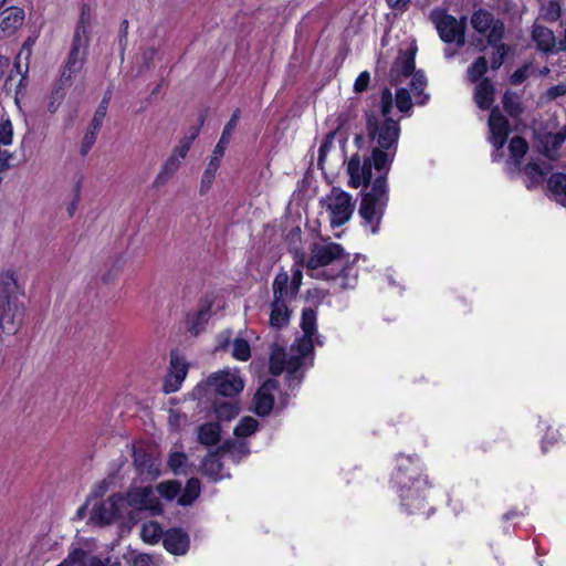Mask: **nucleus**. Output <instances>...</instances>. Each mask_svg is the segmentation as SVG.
I'll use <instances>...</instances> for the list:
<instances>
[{
  "label": "nucleus",
  "instance_id": "nucleus-1",
  "mask_svg": "<svg viewBox=\"0 0 566 566\" xmlns=\"http://www.w3.org/2000/svg\"><path fill=\"white\" fill-rule=\"evenodd\" d=\"M392 102L390 90H384L380 99L381 115L367 116L371 153L364 157L355 154L347 163L350 187L359 188L373 182L370 190L363 196L359 207L363 226L373 234L378 232L388 205L387 176L397 153L400 135L398 120L390 118Z\"/></svg>",
  "mask_w": 566,
  "mask_h": 566
},
{
  "label": "nucleus",
  "instance_id": "nucleus-2",
  "mask_svg": "<svg viewBox=\"0 0 566 566\" xmlns=\"http://www.w3.org/2000/svg\"><path fill=\"white\" fill-rule=\"evenodd\" d=\"M317 315L313 308H304L301 318L303 335L295 339L289 352L273 348L270 357V371L277 376L286 373L290 387L301 384L304 370L313 365L314 344L322 345L321 335L316 328Z\"/></svg>",
  "mask_w": 566,
  "mask_h": 566
},
{
  "label": "nucleus",
  "instance_id": "nucleus-3",
  "mask_svg": "<svg viewBox=\"0 0 566 566\" xmlns=\"http://www.w3.org/2000/svg\"><path fill=\"white\" fill-rule=\"evenodd\" d=\"M312 277L331 280L340 291L354 289L358 281L355 259L335 242L314 243L306 261L302 260Z\"/></svg>",
  "mask_w": 566,
  "mask_h": 566
},
{
  "label": "nucleus",
  "instance_id": "nucleus-4",
  "mask_svg": "<svg viewBox=\"0 0 566 566\" xmlns=\"http://www.w3.org/2000/svg\"><path fill=\"white\" fill-rule=\"evenodd\" d=\"M390 483L407 513L415 514L424 507V491L429 486V482L427 475L423 474V465L418 457L398 454Z\"/></svg>",
  "mask_w": 566,
  "mask_h": 566
},
{
  "label": "nucleus",
  "instance_id": "nucleus-5",
  "mask_svg": "<svg viewBox=\"0 0 566 566\" xmlns=\"http://www.w3.org/2000/svg\"><path fill=\"white\" fill-rule=\"evenodd\" d=\"M244 381L238 369L226 368L211 374L206 380L199 382L189 394V398L198 401L209 399L212 390L224 397H232L241 392Z\"/></svg>",
  "mask_w": 566,
  "mask_h": 566
},
{
  "label": "nucleus",
  "instance_id": "nucleus-6",
  "mask_svg": "<svg viewBox=\"0 0 566 566\" xmlns=\"http://www.w3.org/2000/svg\"><path fill=\"white\" fill-rule=\"evenodd\" d=\"M239 117H240V111L235 109L233 112L230 120L224 126L219 142L214 146L212 155L210 156V160H209V163L202 174V177H201V181H200V193L201 195L207 193L210 190V188L214 181L221 159L224 155V150L230 142L231 134L238 125Z\"/></svg>",
  "mask_w": 566,
  "mask_h": 566
},
{
  "label": "nucleus",
  "instance_id": "nucleus-7",
  "mask_svg": "<svg viewBox=\"0 0 566 566\" xmlns=\"http://www.w3.org/2000/svg\"><path fill=\"white\" fill-rule=\"evenodd\" d=\"M430 20L434 24L440 39L446 43L462 46L465 41V19L458 20L444 9L436 8L430 12Z\"/></svg>",
  "mask_w": 566,
  "mask_h": 566
},
{
  "label": "nucleus",
  "instance_id": "nucleus-8",
  "mask_svg": "<svg viewBox=\"0 0 566 566\" xmlns=\"http://www.w3.org/2000/svg\"><path fill=\"white\" fill-rule=\"evenodd\" d=\"M322 205L326 208L332 228L348 222L355 208L352 196L336 187L332 188L329 193L322 199Z\"/></svg>",
  "mask_w": 566,
  "mask_h": 566
},
{
  "label": "nucleus",
  "instance_id": "nucleus-9",
  "mask_svg": "<svg viewBox=\"0 0 566 566\" xmlns=\"http://www.w3.org/2000/svg\"><path fill=\"white\" fill-rule=\"evenodd\" d=\"M489 136L488 140L493 146L492 153L493 161H499L504 157L503 147L506 143L510 125L506 117L501 113L499 107L491 109L489 120Z\"/></svg>",
  "mask_w": 566,
  "mask_h": 566
},
{
  "label": "nucleus",
  "instance_id": "nucleus-10",
  "mask_svg": "<svg viewBox=\"0 0 566 566\" xmlns=\"http://www.w3.org/2000/svg\"><path fill=\"white\" fill-rule=\"evenodd\" d=\"M125 514V499L120 494H115L93 506L91 520L98 525H107Z\"/></svg>",
  "mask_w": 566,
  "mask_h": 566
},
{
  "label": "nucleus",
  "instance_id": "nucleus-11",
  "mask_svg": "<svg viewBox=\"0 0 566 566\" xmlns=\"http://www.w3.org/2000/svg\"><path fill=\"white\" fill-rule=\"evenodd\" d=\"M124 499L126 507L129 506L137 511H149L154 515L163 512V505L151 486H134Z\"/></svg>",
  "mask_w": 566,
  "mask_h": 566
},
{
  "label": "nucleus",
  "instance_id": "nucleus-12",
  "mask_svg": "<svg viewBox=\"0 0 566 566\" xmlns=\"http://www.w3.org/2000/svg\"><path fill=\"white\" fill-rule=\"evenodd\" d=\"M90 42L73 39L71 50L61 73L62 85H71L72 77L78 74L86 61Z\"/></svg>",
  "mask_w": 566,
  "mask_h": 566
},
{
  "label": "nucleus",
  "instance_id": "nucleus-13",
  "mask_svg": "<svg viewBox=\"0 0 566 566\" xmlns=\"http://www.w3.org/2000/svg\"><path fill=\"white\" fill-rule=\"evenodd\" d=\"M471 24L476 32L486 35L489 44H495L504 35V23L485 10L475 11L471 17Z\"/></svg>",
  "mask_w": 566,
  "mask_h": 566
},
{
  "label": "nucleus",
  "instance_id": "nucleus-14",
  "mask_svg": "<svg viewBox=\"0 0 566 566\" xmlns=\"http://www.w3.org/2000/svg\"><path fill=\"white\" fill-rule=\"evenodd\" d=\"M25 306L23 302L0 304V331L15 335L23 324Z\"/></svg>",
  "mask_w": 566,
  "mask_h": 566
},
{
  "label": "nucleus",
  "instance_id": "nucleus-15",
  "mask_svg": "<svg viewBox=\"0 0 566 566\" xmlns=\"http://www.w3.org/2000/svg\"><path fill=\"white\" fill-rule=\"evenodd\" d=\"M189 364L178 353H171L169 371L164 382L166 394L176 392L180 389L187 377Z\"/></svg>",
  "mask_w": 566,
  "mask_h": 566
},
{
  "label": "nucleus",
  "instance_id": "nucleus-16",
  "mask_svg": "<svg viewBox=\"0 0 566 566\" xmlns=\"http://www.w3.org/2000/svg\"><path fill=\"white\" fill-rule=\"evenodd\" d=\"M24 290L12 270L0 272V304L23 302Z\"/></svg>",
  "mask_w": 566,
  "mask_h": 566
},
{
  "label": "nucleus",
  "instance_id": "nucleus-17",
  "mask_svg": "<svg viewBox=\"0 0 566 566\" xmlns=\"http://www.w3.org/2000/svg\"><path fill=\"white\" fill-rule=\"evenodd\" d=\"M279 391L277 382L273 379L266 380L255 392L253 405L259 416H268L274 407V397Z\"/></svg>",
  "mask_w": 566,
  "mask_h": 566
},
{
  "label": "nucleus",
  "instance_id": "nucleus-18",
  "mask_svg": "<svg viewBox=\"0 0 566 566\" xmlns=\"http://www.w3.org/2000/svg\"><path fill=\"white\" fill-rule=\"evenodd\" d=\"M528 150V145L522 137H513L509 143L510 157L505 163V171L510 175L520 172L523 157Z\"/></svg>",
  "mask_w": 566,
  "mask_h": 566
},
{
  "label": "nucleus",
  "instance_id": "nucleus-19",
  "mask_svg": "<svg viewBox=\"0 0 566 566\" xmlns=\"http://www.w3.org/2000/svg\"><path fill=\"white\" fill-rule=\"evenodd\" d=\"M164 547L174 555H184L189 549L190 539L180 528H171L164 535Z\"/></svg>",
  "mask_w": 566,
  "mask_h": 566
},
{
  "label": "nucleus",
  "instance_id": "nucleus-20",
  "mask_svg": "<svg viewBox=\"0 0 566 566\" xmlns=\"http://www.w3.org/2000/svg\"><path fill=\"white\" fill-rule=\"evenodd\" d=\"M221 452L222 450L220 447L217 451L209 452L202 461V473L213 480H221L230 476V474L223 470V465L220 461Z\"/></svg>",
  "mask_w": 566,
  "mask_h": 566
},
{
  "label": "nucleus",
  "instance_id": "nucleus-21",
  "mask_svg": "<svg viewBox=\"0 0 566 566\" xmlns=\"http://www.w3.org/2000/svg\"><path fill=\"white\" fill-rule=\"evenodd\" d=\"M69 562L73 566H107L108 559L93 554L88 549L74 547L69 553Z\"/></svg>",
  "mask_w": 566,
  "mask_h": 566
},
{
  "label": "nucleus",
  "instance_id": "nucleus-22",
  "mask_svg": "<svg viewBox=\"0 0 566 566\" xmlns=\"http://www.w3.org/2000/svg\"><path fill=\"white\" fill-rule=\"evenodd\" d=\"M291 318V310L286 301L272 300L270 304L269 324L273 328L286 326Z\"/></svg>",
  "mask_w": 566,
  "mask_h": 566
},
{
  "label": "nucleus",
  "instance_id": "nucleus-23",
  "mask_svg": "<svg viewBox=\"0 0 566 566\" xmlns=\"http://www.w3.org/2000/svg\"><path fill=\"white\" fill-rule=\"evenodd\" d=\"M197 440L200 444L210 448L221 440V427L219 422H206L197 429Z\"/></svg>",
  "mask_w": 566,
  "mask_h": 566
},
{
  "label": "nucleus",
  "instance_id": "nucleus-24",
  "mask_svg": "<svg viewBox=\"0 0 566 566\" xmlns=\"http://www.w3.org/2000/svg\"><path fill=\"white\" fill-rule=\"evenodd\" d=\"M551 171V165L546 161L532 160L525 168L526 187L532 188L544 181L545 176Z\"/></svg>",
  "mask_w": 566,
  "mask_h": 566
},
{
  "label": "nucleus",
  "instance_id": "nucleus-25",
  "mask_svg": "<svg viewBox=\"0 0 566 566\" xmlns=\"http://www.w3.org/2000/svg\"><path fill=\"white\" fill-rule=\"evenodd\" d=\"M532 39L536 43L537 49L545 53L554 52L556 49V39L553 31L543 25H533Z\"/></svg>",
  "mask_w": 566,
  "mask_h": 566
},
{
  "label": "nucleus",
  "instance_id": "nucleus-26",
  "mask_svg": "<svg viewBox=\"0 0 566 566\" xmlns=\"http://www.w3.org/2000/svg\"><path fill=\"white\" fill-rule=\"evenodd\" d=\"M474 102L481 109H489L494 102V86L489 78L481 80L474 90Z\"/></svg>",
  "mask_w": 566,
  "mask_h": 566
},
{
  "label": "nucleus",
  "instance_id": "nucleus-27",
  "mask_svg": "<svg viewBox=\"0 0 566 566\" xmlns=\"http://www.w3.org/2000/svg\"><path fill=\"white\" fill-rule=\"evenodd\" d=\"M24 11L17 7H11L3 12L0 21V29L6 33H14L23 23Z\"/></svg>",
  "mask_w": 566,
  "mask_h": 566
},
{
  "label": "nucleus",
  "instance_id": "nucleus-28",
  "mask_svg": "<svg viewBox=\"0 0 566 566\" xmlns=\"http://www.w3.org/2000/svg\"><path fill=\"white\" fill-rule=\"evenodd\" d=\"M93 21V13L88 4H83L80 19L74 30L73 39L90 42V30Z\"/></svg>",
  "mask_w": 566,
  "mask_h": 566
},
{
  "label": "nucleus",
  "instance_id": "nucleus-29",
  "mask_svg": "<svg viewBox=\"0 0 566 566\" xmlns=\"http://www.w3.org/2000/svg\"><path fill=\"white\" fill-rule=\"evenodd\" d=\"M273 300L286 301L293 298L291 295L290 276L286 271H280L272 283Z\"/></svg>",
  "mask_w": 566,
  "mask_h": 566
},
{
  "label": "nucleus",
  "instance_id": "nucleus-30",
  "mask_svg": "<svg viewBox=\"0 0 566 566\" xmlns=\"http://www.w3.org/2000/svg\"><path fill=\"white\" fill-rule=\"evenodd\" d=\"M547 185L554 200L566 208V175L560 172L553 174L548 178Z\"/></svg>",
  "mask_w": 566,
  "mask_h": 566
},
{
  "label": "nucleus",
  "instance_id": "nucleus-31",
  "mask_svg": "<svg viewBox=\"0 0 566 566\" xmlns=\"http://www.w3.org/2000/svg\"><path fill=\"white\" fill-rule=\"evenodd\" d=\"M182 161L172 155H170L164 165L161 166L160 171L154 179V186L160 187L165 185L180 168Z\"/></svg>",
  "mask_w": 566,
  "mask_h": 566
},
{
  "label": "nucleus",
  "instance_id": "nucleus-32",
  "mask_svg": "<svg viewBox=\"0 0 566 566\" xmlns=\"http://www.w3.org/2000/svg\"><path fill=\"white\" fill-rule=\"evenodd\" d=\"M410 86L413 92L416 103L418 105H426L429 101V95L424 93L427 78L421 71H417L412 74Z\"/></svg>",
  "mask_w": 566,
  "mask_h": 566
},
{
  "label": "nucleus",
  "instance_id": "nucleus-33",
  "mask_svg": "<svg viewBox=\"0 0 566 566\" xmlns=\"http://www.w3.org/2000/svg\"><path fill=\"white\" fill-rule=\"evenodd\" d=\"M222 453H228L234 462H239L241 459L250 453V449L247 442L227 440L221 446Z\"/></svg>",
  "mask_w": 566,
  "mask_h": 566
},
{
  "label": "nucleus",
  "instance_id": "nucleus-34",
  "mask_svg": "<svg viewBox=\"0 0 566 566\" xmlns=\"http://www.w3.org/2000/svg\"><path fill=\"white\" fill-rule=\"evenodd\" d=\"M211 301L206 300L200 306L198 312L188 317L189 331L193 334H198L201 326L208 321L210 316Z\"/></svg>",
  "mask_w": 566,
  "mask_h": 566
},
{
  "label": "nucleus",
  "instance_id": "nucleus-35",
  "mask_svg": "<svg viewBox=\"0 0 566 566\" xmlns=\"http://www.w3.org/2000/svg\"><path fill=\"white\" fill-rule=\"evenodd\" d=\"M200 492V481L196 478L189 479L184 491L178 497V504L182 506L191 505L198 499Z\"/></svg>",
  "mask_w": 566,
  "mask_h": 566
},
{
  "label": "nucleus",
  "instance_id": "nucleus-36",
  "mask_svg": "<svg viewBox=\"0 0 566 566\" xmlns=\"http://www.w3.org/2000/svg\"><path fill=\"white\" fill-rule=\"evenodd\" d=\"M214 415L220 421H231L240 411V407L234 401H220L213 403Z\"/></svg>",
  "mask_w": 566,
  "mask_h": 566
},
{
  "label": "nucleus",
  "instance_id": "nucleus-37",
  "mask_svg": "<svg viewBox=\"0 0 566 566\" xmlns=\"http://www.w3.org/2000/svg\"><path fill=\"white\" fill-rule=\"evenodd\" d=\"M415 71V53L412 51L401 54L394 64L392 72L403 76L412 75Z\"/></svg>",
  "mask_w": 566,
  "mask_h": 566
},
{
  "label": "nucleus",
  "instance_id": "nucleus-38",
  "mask_svg": "<svg viewBox=\"0 0 566 566\" xmlns=\"http://www.w3.org/2000/svg\"><path fill=\"white\" fill-rule=\"evenodd\" d=\"M164 535L163 528L157 522L150 521L142 526L140 536L145 543L156 544L160 538L164 539Z\"/></svg>",
  "mask_w": 566,
  "mask_h": 566
},
{
  "label": "nucleus",
  "instance_id": "nucleus-39",
  "mask_svg": "<svg viewBox=\"0 0 566 566\" xmlns=\"http://www.w3.org/2000/svg\"><path fill=\"white\" fill-rule=\"evenodd\" d=\"M259 421L253 417H243L234 428L237 438H248L256 432Z\"/></svg>",
  "mask_w": 566,
  "mask_h": 566
},
{
  "label": "nucleus",
  "instance_id": "nucleus-40",
  "mask_svg": "<svg viewBox=\"0 0 566 566\" xmlns=\"http://www.w3.org/2000/svg\"><path fill=\"white\" fill-rule=\"evenodd\" d=\"M232 357L240 361H247L251 357V346L247 338L235 337L232 342Z\"/></svg>",
  "mask_w": 566,
  "mask_h": 566
},
{
  "label": "nucleus",
  "instance_id": "nucleus-41",
  "mask_svg": "<svg viewBox=\"0 0 566 566\" xmlns=\"http://www.w3.org/2000/svg\"><path fill=\"white\" fill-rule=\"evenodd\" d=\"M198 133H199L198 128H196L190 136H186V137L181 138L170 155H172L174 157H176L182 161L186 158V156L191 147L192 142L198 136Z\"/></svg>",
  "mask_w": 566,
  "mask_h": 566
},
{
  "label": "nucleus",
  "instance_id": "nucleus-42",
  "mask_svg": "<svg viewBox=\"0 0 566 566\" xmlns=\"http://www.w3.org/2000/svg\"><path fill=\"white\" fill-rule=\"evenodd\" d=\"M488 71V62L484 56L478 57L468 69V78L472 83H476Z\"/></svg>",
  "mask_w": 566,
  "mask_h": 566
},
{
  "label": "nucleus",
  "instance_id": "nucleus-43",
  "mask_svg": "<svg viewBox=\"0 0 566 566\" xmlns=\"http://www.w3.org/2000/svg\"><path fill=\"white\" fill-rule=\"evenodd\" d=\"M156 490L161 497L171 501L181 492V484L178 481L161 482Z\"/></svg>",
  "mask_w": 566,
  "mask_h": 566
},
{
  "label": "nucleus",
  "instance_id": "nucleus-44",
  "mask_svg": "<svg viewBox=\"0 0 566 566\" xmlns=\"http://www.w3.org/2000/svg\"><path fill=\"white\" fill-rule=\"evenodd\" d=\"M395 103H396V107L398 108L399 112L409 114V112L412 108V101H411V96H410L408 90H406V88L397 90L396 95H395Z\"/></svg>",
  "mask_w": 566,
  "mask_h": 566
},
{
  "label": "nucleus",
  "instance_id": "nucleus-45",
  "mask_svg": "<svg viewBox=\"0 0 566 566\" xmlns=\"http://www.w3.org/2000/svg\"><path fill=\"white\" fill-rule=\"evenodd\" d=\"M108 97H104L99 105L97 106L95 114L93 116V119L91 122L90 128L93 130L98 132L102 127L103 120L106 116L107 108H108Z\"/></svg>",
  "mask_w": 566,
  "mask_h": 566
},
{
  "label": "nucleus",
  "instance_id": "nucleus-46",
  "mask_svg": "<svg viewBox=\"0 0 566 566\" xmlns=\"http://www.w3.org/2000/svg\"><path fill=\"white\" fill-rule=\"evenodd\" d=\"M188 422V417L176 409H169L168 426L170 430L179 432L182 427Z\"/></svg>",
  "mask_w": 566,
  "mask_h": 566
},
{
  "label": "nucleus",
  "instance_id": "nucleus-47",
  "mask_svg": "<svg viewBox=\"0 0 566 566\" xmlns=\"http://www.w3.org/2000/svg\"><path fill=\"white\" fill-rule=\"evenodd\" d=\"M562 8L558 0H549L542 7V15L547 21H556L559 19Z\"/></svg>",
  "mask_w": 566,
  "mask_h": 566
},
{
  "label": "nucleus",
  "instance_id": "nucleus-48",
  "mask_svg": "<svg viewBox=\"0 0 566 566\" xmlns=\"http://www.w3.org/2000/svg\"><path fill=\"white\" fill-rule=\"evenodd\" d=\"M187 460L186 453L179 451L171 452L168 458V465L174 473L179 474L184 471Z\"/></svg>",
  "mask_w": 566,
  "mask_h": 566
},
{
  "label": "nucleus",
  "instance_id": "nucleus-49",
  "mask_svg": "<svg viewBox=\"0 0 566 566\" xmlns=\"http://www.w3.org/2000/svg\"><path fill=\"white\" fill-rule=\"evenodd\" d=\"M13 140V126L9 117L0 119V144L9 146Z\"/></svg>",
  "mask_w": 566,
  "mask_h": 566
},
{
  "label": "nucleus",
  "instance_id": "nucleus-50",
  "mask_svg": "<svg viewBox=\"0 0 566 566\" xmlns=\"http://www.w3.org/2000/svg\"><path fill=\"white\" fill-rule=\"evenodd\" d=\"M491 45L494 48L493 56L491 59V66L492 69L496 70L503 64L504 57L509 52V48L505 44L500 43V41Z\"/></svg>",
  "mask_w": 566,
  "mask_h": 566
},
{
  "label": "nucleus",
  "instance_id": "nucleus-51",
  "mask_svg": "<svg viewBox=\"0 0 566 566\" xmlns=\"http://www.w3.org/2000/svg\"><path fill=\"white\" fill-rule=\"evenodd\" d=\"M503 106L505 111L513 116H516L521 111L518 97L510 92H506L503 96Z\"/></svg>",
  "mask_w": 566,
  "mask_h": 566
},
{
  "label": "nucleus",
  "instance_id": "nucleus-52",
  "mask_svg": "<svg viewBox=\"0 0 566 566\" xmlns=\"http://www.w3.org/2000/svg\"><path fill=\"white\" fill-rule=\"evenodd\" d=\"M85 176L82 171H77L74 174L72 178V184L69 190L70 198L81 199L82 188Z\"/></svg>",
  "mask_w": 566,
  "mask_h": 566
},
{
  "label": "nucleus",
  "instance_id": "nucleus-53",
  "mask_svg": "<svg viewBox=\"0 0 566 566\" xmlns=\"http://www.w3.org/2000/svg\"><path fill=\"white\" fill-rule=\"evenodd\" d=\"M302 270L296 265L292 271V277L290 279L291 285V295L296 296L298 293L300 286L302 285Z\"/></svg>",
  "mask_w": 566,
  "mask_h": 566
},
{
  "label": "nucleus",
  "instance_id": "nucleus-54",
  "mask_svg": "<svg viewBox=\"0 0 566 566\" xmlns=\"http://www.w3.org/2000/svg\"><path fill=\"white\" fill-rule=\"evenodd\" d=\"M369 82H370V74L368 71H364L361 72L355 83H354V91L356 93H363L365 92L367 88H368V85H369Z\"/></svg>",
  "mask_w": 566,
  "mask_h": 566
},
{
  "label": "nucleus",
  "instance_id": "nucleus-55",
  "mask_svg": "<svg viewBox=\"0 0 566 566\" xmlns=\"http://www.w3.org/2000/svg\"><path fill=\"white\" fill-rule=\"evenodd\" d=\"M530 76V66L524 65L520 69H517L512 75H511V83L513 85H520L522 84L527 77Z\"/></svg>",
  "mask_w": 566,
  "mask_h": 566
},
{
  "label": "nucleus",
  "instance_id": "nucleus-56",
  "mask_svg": "<svg viewBox=\"0 0 566 566\" xmlns=\"http://www.w3.org/2000/svg\"><path fill=\"white\" fill-rule=\"evenodd\" d=\"M96 134H97L96 130L88 128V132L85 134V136L83 138L82 146H81L82 155H86L88 153V150L92 148V146L94 145V143L96 140Z\"/></svg>",
  "mask_w": 566,
  "mask_h": 566
},
{
  "label": "nucleus",
  "instance_id": "nucleus-57",
  "mask_svg": "<svg viewBox=\"0 0 566 566\" xmlns=\"http://www.w3.org/2000/svg\"><path fill=\"white\" fill-rule=\"evenodd\" d=\"M333 146V142L331 138H326L318 148V158H317V165L318 167L323 168V163L325 160V157L327 153L331 150Z\"/></svg>",
  "mask_w": 566,
  "mask_h": 566
},
{
  "label": "nucleus",
  "instance_id": "nucleus-58",
  "mask_svg": "<svg viewBox=\"0 0 566 566\" xmlns=\"http://www.w3.org/2000/svg\"><path fill=\"white\" fill-rule=\"evenodd\" d=\"M130 566H156L151 556L147 554H139L132 560Z\"/></svg>",
  "mask_w": 566,
  "mask_h": 566
},
{
  "label": "nucleus",
  "instance_id": "nucleus-59",
  "mask_svg": "<svg viewBox=\"0 0 566 566\" xmlns=\"http://www.w3.org/2000/svg\"><path fill=\"white\" fill-rule=\"evenodd\" d=\"M552 145L554 148L562 146L566 140V124L554 135H552Z\"/></svg>",
  "mask_w": 566,
  "mask_h": 566
},
{
  "label": "nucleus",
  "instance_id": "nucleus-60",
  "mask_svg": "<svg viewBox=\"0 0 566 566\" xmlns=\"http://www.w3.org/2000/svg\"><path fill=\"white\" fill-rule=\"evenodd\" d=\"M566 94V85L565 84H558L555 86H552L547 90V97L549 99H554L556 97L563 96Z\"/></svg>",
  "mask_w": 566,
  "mask_h": 566
},
{
  "label": "nucleus",
  "instance_id": "nucleus-61",
  "mask_svg": "<svg viewBox=\"0 0 566 566\" xmlns=\"http://www.w3.org/2000/svg\"><path fill=\"white\" fill-rule=\"evenodd\" d=\"M109 482L106 480L101 481L95 488L92 490L90 497H101L108 490Z\"/></svg>",
  "mask_w": 566,
  "mask_h": 566
},
{
  "label": "nucleus",
  "instance_id": "nucleus-62",
  "mask_svg": "<svg viewBox=\"0 0 566 566\" xmlns=\"http://www.w3.org/2000/svg\"><path fill=\"white\" fill-rule=\"evenodd\" d=\"M63 97L64 93L61 90H56L55 92H53L51 97L52 101L49 104V111L55 112Z\"/></svg>",
  "mask_w": 566,
  "mask_h": 566
},
{
  "label": "nucleus",
  "instance_id": "nucleus-63",
  "mask_svg": "<svg viewBox=\"0 0 566 566\" xmlns=\"http://www.w3.org/2000/svg\"><path fill=\"white\" fill-rule=\"evenodd\" d=\"M12 154L6 149H0V170L3 171L10 167Z\"/></svg>",
  "mask_w": 566,
  "mask_h": 566
},
{
  "label": "nucleus",
  "instance_id": "nucleus-64",
  "mask_svg": "<svg viewBox=\"0 0 566 566\" xmlns=\"http://www.w3.org/2000/svg\"><path fill=\"white\" fill-rule=\"evenodd\" d=\"M230 339H231V333L229 331H226L224 333H222L219 336V342H218L216 349L217 350L224 349L227 346L230 345Z\"/></svg>",
  "mask_w": 566,
  "mask_h": 566
}]
</instances>
